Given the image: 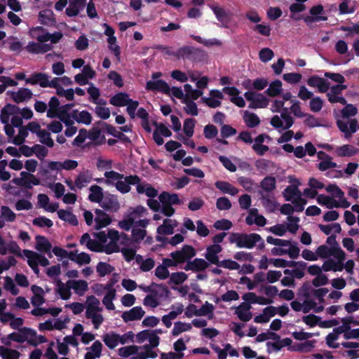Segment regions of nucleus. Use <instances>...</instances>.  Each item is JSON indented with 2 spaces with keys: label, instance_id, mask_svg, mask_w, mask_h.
I'll list each match as a JSON object with an SVG mask.
<instances>
[{
  "label": "nucleus",
  "instance_id": "59",
  "mask_svg": "<svg viewBox=\"0 0 359 359\" xmlns=\"http://www.w3.org/2000/svg\"><path fill=\"white\" fill-rule=\"evenodd\" d=\"M214 309L215 307L212 304L205 302L199 309H196L194 315L197 316H208L211 319L213 317Z\"/></svg>",
  "mask_w": 359,
  "mask_h": 359
},
{
  "label": "nucleus",
  "instance_id": "49",
  "mask_svg": "<svg viewBox=\"0 0 359 359\" xmlns=\"http://www.w3.org/2000/svg\"><path fill=\"white\" fill-rule=\"evenodd\" d=\"M158 200L161 203H166L172 206L173 205H180L182 203V201L177 194H170L166 191L162 192L158 196Z\"/></svg>",
  "mask_w": 359,
  "mask_h": 359
},
{
  "label": "nucleus",
  "instance_id": "9",
  "mask_svg": "<svg viewBox=\"0 0 359 359\" xmlns=\"http://www.w3.org/2000/svg\"><path fill=\"white\" fill-rule=\"evenodd\" d=\"M283 196L286 201H290L296 206V212H300L304 210L307 201L302 198L297 184L287 186L283 191Z\"/></svg>",
  "mask_w": 359,
  "mask_h": 359
},
{
  "label": "nucleus",
  "instance_id": "40",
  "mask_svg": "<svg viewBox=\"0 0 359 359\" xmlns=\"http://www.w3.org/2000/svg\"><path fill=\"white\" fill-rule=\"evenodd\" d=\"M135 262L139 266L140 269L143 272L150 271L155 266V261L154 259L144 257L140 255H136Z\"/></svg>",
  "mask_w": 359,
  "mask_h": 359
},
{
  "label": "nucleus",
  "instance_id": "23",
  "mask_svg": "<svg viewBox=\"0 0 359 359\" xmlns=\"http://www.w3.org/2000/svg\"><path fill=\"white\" fill-rule=\"evenodd\" d=\"M100 205L104 210L110 212H117L121 207L118 196L109 193L104 194V196L100 203Z\"/></svg>",
  "mask_w": 359,
  "mask_h": 359
},
{
  "label": "nucleus",
  "instance_id": "22",
  "mask_svg": "<svg viewBox=\"0 0 359 359\" xmlns=\"http://www.w3.org/2000/svg\"><path fill=\"white\" fill-rule=\"evenodd\" d=\"M195 255V249L188 245H184L180 250H177L170 254V257L175 259L178 264H182Z\"/></svg>",
  "mask_w": 359,
  "mask_h": 359
},
{
  "label": "nucleus",
  "instance_id": "60",
  "mask_svg": "<svg viewBox=\"0 0 359 359\" xmlns=\"http://www.w3.org/2000/svg\"><path fill=\"white\" fill-rule=\"evenodd\" d=\"M20 353L4 346H0V356L2 359H19Z\"/></svg>",
  "mask_w": 359,
  "mask_h": 359
},
{
  "label": "nucleus",
  "instance_id": "33",
  "mask_svg": "<svg viewBox=\"0 0 359 359\" xmlns=\"http://www.w3.org/2000/svg\"><path fill=\"white\" fill-rule=\"evenodd\" d=\"M103 348L102 344L98 341H95L93 344L86 348V353L84 359H97L100 358Z\"/></svg>",
  "mask_w": 359,
  "mask_h": 359
},
{
  "label": "nucleus",
  "instance_id": "47",
  "mask_svg": "<svg viewBox=\"0 0 359 359\" xmlns=\"http://www.w3.org/2000/svg\"><path fill=\"white\" fill-rule=\"evenodd\" d=\"M21 249L15 241H10L7 243L4 242L0 245V254L5 255L7 253H12L16 255H20Z\"/></svg>",
  "mask_w": 359,
  "mask_h": 359
},
{
  "label": "nucleus",
  "instance_id": "37",
  "mask_svg": "<svg viewBox=\"0 0 359 359\" xmlns=\"http://www.w3.org/2000/svg\"><path fill=\"white\" fill-rule=\"evenodd\" d=\"M76 187L78 189L86 187L93 180V175L88 170L79 172L75 178Z\"/></svg>",
  "mask_w": 359,
  "mask_h": 359
},
{
  "label": "nucleus",
  "instance_id": "13",
  "mask_svg": "<svg viewBox=\"0 0 359 359\" xmlns=\"http://www.w3.org/2000/svg\"><path fill=\"white\" fill-rule=\"evenodd\" d=\"M128 178V186L136 185V190L139 194H144L149 198H155L158 195L156 189L146 182H141L137 175H129Z\"/></svg>",
  "mask_w": 359,
  "mask_h": 359
},
{
  "label": "nucleus",
  "instance_id": "27",
  "mask_svg": "<svg viewBox=\"0 0 359 359\" xmlns=\"http://www.w3.org/2000/svg\"><path fill=\"white\" fill-rule=\"evenodd\" d=\"M144 314L145 311L141 306H135L129 311L123 312L121 316L125 323H128L130 321L139 320L142 318Z\"/></svg>",
  "mask_w": 359,
  "mask_h": 359
},
{
  "label": "nucleus",
  "instance_id": "35",
  "mask_svg": "<svg viewBox=\"0 0 359 359\" xmlns=\"http://www.w3.org/2000/svg\"><path fill=\"white\" fill-rule=\"evenodd\" d=\"M69 283L72 290L78 296H83L88 290V283L86 280L69 279Z\"/></svg>",
  "mask_w": 359,
  "mask_h": 359
},
{
  "label": "nucleus",
  "instance_id": "11",
  "mask_svg": "<svg viewBox=\"0 0 359 359\" xmlns=\"http://www.w3.org/2000/svg\"><path fill=\"white\" fill-rule=\"evenodd\" d=\"M148 215L147 209L142 205H137L135 208H130L125 214L130 220L135 223L136 226L146 228L150 220L148 219H141Z\"/></svg>",
  "mask_w": 359,
  "mask_h": 359
},
{
  "label": "nucleus",
  "instance_id": "3",
  "mask_svg": "<svg viewBox=\"0 0 359 359\" xmlns=\"http://www.w3.org/2000/svg\"><path fill=\"white\" fill-rule=\"evenodd\" d=\"M103 311L100 301L95 295L86 297L85 318L90 321L95 330H98L104 322Z\"/></svg>",
  "mask_w": 359,
  "mask_h": 359
},
{
  "label": "nucleus",
  "instance_id": "19",
  "mask_svg": "<svg viewBox=\"0 0 359 359\" xmlns=\"http://www.w3.org/2000/svg\"><path fill=\"white\" fill-rule=\"evenodd\" d=\"M346 88V85H334L331 87L330 86V90L326 92L328 101L332 104L340 103L341 104H346V100L343 97L342 91Z\"/></svg>",
  "mask_w": 359,
  "mask_h": 359
},
{
  "label": "nucleus",
  "instance_id": "31",
  "mask_svg": "<svg viewBox=\"0 0 359 359\" xmlns=\"http://www.w3.org/2000/svg\"><path fill=\"white\" fill-rule=\"evenodd\" d=\"M86 6V0H69L66 8V14L69 17L76 16Z\"/></svg>",
  "mask_w": 359,
  "mask_h": 359
},
{
  "label": "nucleus",
  "instance_id": "64",
  "mask_svg": "<svg viewBox=\"0 0 359 359\" xmlns=\"http://www.w3.org/2000/svg\"><path fill=\"white\" fill-rule=\"evenodd\" d=\"M261 201L266 210L269 212H273L279 208V203L273 198L263 196Z\"/></svg>",
  "mask_w": 359,
  "mask_h": 359
},
{
  "label": "nucleus",
  "instance_id": "2",
  "mask_svg": "<svg viewBox=\"0 0 359 359\" xmlns=\"http://www.w3.org/2000/svg\"><path fill=\"white\" fill-rule=\"evenodd\" d=\"M19 107L13 104L6 105L1 111L0 119L4 124V130L8 137H13L15 130L14 127L22 126V118L18 114Z\"/></svg>",
  "mask_w": 359,
  "mask_h": 359
},
{
  "label": "nucleus",
  "instance_id": "61",
  "mask_svg": "<svg viewBox=\"0 0 359 359\" xmlns=\"http://www.w3.org/2000/svg\"><path fill=\"white\" fill-rule=\"evenodd\" d=\"M243 120L246 126L251 128L257 126L260 123L259 118L255 113L248 111H244Z\"/></svg>",
  "mask_w": 359,
  "mask_h": 359
},
{
  "label": "nucleus",
  "instance_id": "8",
  "mask_svg": "<svg viewBox=\"0 0 359 359\" xmlns=\"http://www.w3.org/2000/svg\"><path fill=\"white\" fill-rule=\"evenodd\" d=\"M135 334L129 331L123 334H119L111 331L104 334L102 337L104 344L109 348L114 349L119 344H126L134 341Z\"/></svg>",
  "mask_w": 359,
  "mask_h": 359
},
{
  "label": "nucleus",
  "instance_id": "30",
  "mask_svg": "<svg viewBox=\"0 0 359 359\" xmlns=\"http://www.w3.org/2000/svg\"><path fill=\"white\" fill-rule=\"evenodd\" d=\"M71 106L72 104H67L60 107L59 100L56 97H52L48 102V109L46 115L48 118H56L66 107Z\"/></svg>",
  "mask_w": 359,
  "mask_h": 359
},
{
  "label": "nucleus",
  "instance_id": "50",
  "mask_svg": "<svg viewBox=\"0 0 359 359\" xmlns=\"http://www.w3.org/2000/svg\"><path fill=\"white\" fill-rule=\"evenodd\" d=\"M208 266V264L205 259L196 258L191 262H188L184 269L187 271L191 270L194 271H199L205 269Z\"/></svg>",
  "mask_w": 359,
  "mask_h": 359
},
{
  "label": "nucleus",
  "instance_id": "18",
  "mask_svg": "<svg viewBox=\"0 0 359 359\" xmlns=\"http://www.w3.org/2000/svg\"><path fill=\"white\" fill-rule=\"evenodd\" d=\"M244 96L247 100L250 102L249 108H265L269 104V100L263 94L248 91L245 93Z\"/></svg>",
  "mask_w": 359,
  "mask_h": 359
},
{
  "label": "nucleus",
  "instance_id": "7",
  "mask_svg": "<svg viewBox=\"0 0 359 359\" xmlns=\"http://www.w3.org/2000/svg\"><path fill=\"white\" fill-rule=\"evenodd\" d=\"M104 184L115 187L121 194H127L130 191L128 186V176L125 177L123 174L114 170H107L104 173Z\"/></svg>",
  "mask_w": 359,
  "mask_h": 359
},
{
  "label": "nucleus",
  "instance_id": "39",
  "mask_svg": "<svg viewBox=\"0 0 359 359\" xmlns=\"http://www.w3.org/2000/svg\"><path fill=\"white\" fill-rule=\"evenodd\" d=\"M317 156L321 160L318 166L320 170L325 171L337 166L336 163L332 161V158L324 151H320L318 152Z\"/></svg>",
  "mask_w": 359,
  "mask_h": 359
},
{
  "label": "nucleus",
  "instance_id": "25",
  "mask_svg": "<svg viewBox=\"0 0 359 359\" xmlns=\"http://www.w3.org/2000/svg\"><path fill=\"white\" fill-rule=\"evenodd\" d=\"M6 94L16 103L26 102L33 96L32 91L27 88H20L17 91L8 90Z\"/></svg>",
  "mask_w": 359,
  "mask_h": 359
},
{
  "label": "nucleus",
  "instance_id": "5",
  "mask_svg": "<svg viewBox=\"0 0 359 359\" xmlns=\"http://www.w3.org/2000/svg\"><path fill=\"white\" fill-rule=\"evenodd\" d=\"M10 337L13 338V341L18 343H27L33 346L46 342V339L43 335L37 334L36 332L29 327H23L18 332H13L10 334Z\"/></svg>",
  "mask_w": 359,
  "mask_h": 359
},
{
  "label": "nucleus",
  "instance_id": "15",
  "mask_svg": "<svg viewBox=\"0 0 359 359\" xmlns=\"http://www.w3.org/2000/svg\"><path fill=\"white\" fill-rule=\"evenodd\" d=\"M31 34L33 38L39 42L45 43L50 41L52 43H57L62 37V34L60 32H55L53 34L45 32L42 27H36L32 29Z\"/></svg>",
  "mask_w": 359,
  "mask_h": 359
},
{
  "label": "nucleus",
  "instance_id": "17",
  "mask_svg": "<svg viewBox=\"0 0 359 359\" xmlns=\"http://www.w3.org/2000/svg\"><path fill=\"white\" fill-rule=\"evenodd\" d=\"M147 346L130 345L120 348L118 355L122 358H130V359H145L144 350Z\"/></svg>",
  "mask_w": 359,
  "mask_h": 359
},
{
  "label": "nucleus",
  "instance_id": "63",
  "mask_svg": "<svg viewBox=\"0 0 359 359\" xmlns=\"http://www.w3.org/2000/svg\"><path fill=\"white\" fill-rule=\"evenodd\" d=\"M282 92V82L279 80H275L269 84V87L265 93L271 96L276 97Z\"/></svg>",
  "mask_w": 359,
  "mask_h": 359
},
{
  "label": "nucleus",
  "instance_id": "16",
  "mask_svg": "<svg viewBox=\"0 0 359 359\" xmlns=\"http://www.w3.org/2000/svg\"><path fill=\"white\" fill-rule=\"evenodd\" d=\"M317 258L334 257L339 262L345 260V253L339 246L328 247L325 245L319 246L316 250Z\"/></svg>",
  "mask_w": 359,
  "mask_h": 359
},
{
  "label": "nucleus",
  "instance_id": "62",
  "mask_svg": "<svg viewBox=\"0 0 359 359\" xmlns=\"http://www.w3.org/2000/svg\"><path fill=\"white\" fill-rule=\"evenodd\" d=\"M358 150L353 146L345 144L336 149V154L338 156H352L357 153Z\"/></svg>",
  "mask_w": 359,
  "mask_h": 359
},
{
  "label": "nucleus",
  "instance_id": "42",
  "mask_svg": "<svg viewBox=\"0 0 359 359\" xmlns=\"http://www.w3.org/2000/svg\"><path fill=\"white\" fill-rule=\"evenodd\" d=\"M26 50L33 54L45 53L52 49V46L49 44L43 43H36L34 41L29 42L27 46Z\"/></svg>",
  "mask_w": 359,
  "mask_h": 359
},
{
  "label": "nucleus",
  "instance_id": "56",
  "mask_svg": "<svg viewBox=\"0 0 359 359\" xmlns=\"http://www.w3.org/2000/svg\"><path fill=\"white\" fill-rule=\"evenodd\" d=\"M325 190L331 194L332 198L337 199V202L341 203L346 200L344 191L336 184H329L325 187Z\"/></svg>",
  "mask_w": 359,
  "mask_h": 359
},
{
  "label": "nucleus",
  "instance_id": "48",
  "mask_svg": "<svg viewBox=\"0 0 359 359\" xmlns=\"http://www.w3.org/2000/svg\"><path fill=\"white\" fill-rule=\"evenodd\" d=\"M39 20L44 25L52 26L56 23L55 15L50 9L41 11L39 13Z\"/></svg>",
  "mask_w": 359,
  "mask_h": 359
},
{
  "label": "nucleus",
  "instance_id": "28",
  "mask_svg": "<svg viewBox=\"0 0 359 359\" xmlns=\"http://www.w3.org/2000/svg\"><path fill=\"white\" fill-rule=\"evenodd\" d=\"M146 89L151 91H158L170 95V87L163 80L148 81L146 83Z\"/></svg>",
  "mask_w": 359,
  "mask_h": 359
},
{
  "label": "nucleus",
  "instance_id": "1",
  "mask_svg": "<svg viewBox=\"0 0 359 359\" xmlns=\"http://www.w3.org/2000/svg\"><path fill=\"white\" fill-rule=\"evenodd\" d=\"M328 292L327 288H319L311 290L302 303L299 301H292L290 304L292 309L295 311H302L305 313L311 311L319 313L323 309L324 297Z\"/></svg>",
  "mask_w": 359,
  "mask_h": 359
},
{
  "label": "nucleus",
  "instance_id": "29",
  "mask_svg": "<svg viewBox=\"0 0 359 359\" xmlns=\"http://www.w3.org/2000/svg\"><path fill=\"white\" fill-rule=\"evenodd\" d=\"M307 84L312 88H318L319 93H326L330 88V83L325 79L318 76H312L307 80Z\"/></svg>",
  "mask_w": 359,
  "mask_h": 359
},
{
  "label": "nucleus",
  "instance_id": "32",
  "mask_svg": "<svg viewBox=\"0 0 359 359\" xmlns=\"http://www.w3.org/2000/svg\"><path fill=\"white\" fill-rule=\"evenodd\" d=\"M50 77L45 73H34L25 79L26 84H39L41 88H48V79Z\"/></svg>",
  "mask_w": 359,
  "mask_h": 359
},
{
  "label": "nucleus",
  "instance_id": "21",
  "mask_svg": "<svg viewBox=\"0 0 359 359\" xmlns=\"http://www.w3.org/2000/svg\"><path fill=\"white\" fill-rule=\"evenodd\" d=\"M311 15L304 18V21L308 25H311L314 22L326 21L327 17L325 15L324 8L322 5L314 6L310 9Z\"/></svg>",
  "mask_w": 359,
  "mask_h": 359
},
{
  "label": "nucleus",
  "instance_id": "54",
  "mask_svg": "<svg viewBox=\"0 0 359 359\" xmlns=\"http://www.w3.org/2000/svg\"><path fill=\"white\" fill-rule=\"evenodd\" d=\"M57 216L61 220H63L72 226L78 225L77 218L70 210H58Z\"/></svg>",
  "mask_w": 359,
  "mask_h": 359
},
{
  "label": "nucleus",
  "instance_id": "46",
  "mask_svg": "<svg viewBox=\"0 0 359 359\" xmlns=\"http://www.w3.org/2000/svg\"><path fill=\"white\" fill-rule=\"evenodd\" d=\"M222 250L219 245L213 244L206 249L205 258L213 264H216L219 261L217 255Z\"/></svg>",
  "mask_w": 359,
  "mask_h": 359
},
{
  "label": "nucleus",
  "instance_id": "44",
  "mask_svg": "<svg viewBox=\"0 0 359 359\" xmlns=\"http://www.w3.org/2000/svg\"><path fill=\"white\" fill-rule=\"evenodd\" d=\"M51 248V243L46 237L43 236H36V249L41 252L47 253L50 258L52 257Z\"/></svg>",
  "mask_w": 359,
  "mask_h": 359
},
{
  "label": "nucleus",
  "instance_id": "20",
  "mask_svg": "<svg viewBox=\"0 0 359 359\" xmlns=\"http://www.w3.org/2000/svg\"><path fill=\"white\" fill-rule=\"evenodd\" d=\"M337 125L339 130L344 133V137L347 140L350 139L357 130H359L358 121L355 118L351 120L339 119L337 121Z\"/></svg>",
  "mask_w": 359,
  "mask_h": 359
},
{
  "label": "nucleus",
  "instance_id": "34",
  "mask_svg": "<svg viewBox=\"0 0 359 359\" xmlns=\"http://www.w3.org/2000/svg\"><path fill=\"white\" fill-rule=\"evenodd\" d=\"M250 309L251 306L249 304L243 302L236 307L235 313L241 321L248 322L252 318Z\"/></svg>",
  "mask_w": 359,
  "mask_h": 359
},
{
  "label": "nucleus",
  "instance_id": "52",
  "mask_svg": "<svg viewBox=\"0 0 359 359\" xmlns=\"http://www.w3.org/2000/svg\"><path fill=\"white\" fill-rule=\"evenodd\" d=\"M72 117L74 121L79 123H83L85 125H90L92 122V116L87 111H79L75 110L72 113Z\"/></svg>",
  "mask_w": 359,
  "mask_h": 359
},
{
  "label": "nucleus",
  "instance_id": "24",
  "mask_svg": "<svg viewBox=\"0 0 359 359\" xmlns=\"http://www.w3.org/2000/svg\"><path fill=\"white\" fill-rule=\"evenodd\" d=\"M316 200L318 204L325 205L330 209L334 208H347L351 205V203L347 200H344L339 203L337 202V199H334L329 196H325L324 194L318 195Z\"/></svg>",
  "mask_w": 359,
  "mask_h": 359
},
{
  "label": "nucleus",
  "instance_id": "4",
  "mask_svg": "<svg viewBox=\"0 0 359 359\" xmlns=\"http://www.w3.org/2000/svg\"><path fill=\"white\" fill-rule=\"evenodd\" d=\"M230 243L236 244L237 248L252 249L257 246L258 249L262 250L264 246V241L261 236L251 233L249 234L243 233H231L229 237Z\"/></svg>",
  "mask_w": 359,
  "mask_h": 359
},
{
  "label": "nucleus",
  "instance_id": "41",
  "mask_svg": "<svg viewBox=\"0 0 359 359\" xmlns=\"http://www.w3.org/2000/svg\"><path fill=\"white\" fill-rule=\"evenodd\" d=\"M210 8L213 11L218 21L222 23V27H227L230 21L229 13L226 11L223 8L210 6Z\"/></svg>",
  "mask_w": 359,
  "mask_h": 359
},
{
  "label": "nucleus",
  "instance_id": "45",
  "mask_svg": "<svg viewBox=\"0 0 359 359\" xmlns=\"http://www.w3.org/2000/svg\"><path fill=\"white\" fill-rule=\"evenodd\" d=\"M25 198L18 199L15 201L14 208L18 211L30 210L33 208V205L30 202L32 194L27 191L25 192Z\"/></svg>",
  "mask_w": 359,
  "mask_h": 359
},
{
  "label": "nucleus",
  "instance_id": "10",
  "mask_svg": "<svg viewBox=\"0 0 359 359\" xmlns=\"http://www.w3.org/2000/svg\"><path fill=\"white\" fill-rule=\"evenodd\" d=\"M270 123L278 132L281 133L292 127L294 119L289 114L288 109L283 108L280 115H275L271 118Z\"/></svg>",
  "mask_w": 359,
  "mask_h": 359
},
{
  "label": "nucleus",
  "instance_id": "43",
  "mask_svg": "<svg viewBox=\"0 0 359 359\" xmlns=\"http://www.w3.org/2000/svg\"><path fill=\"white\" fill-rule=\"evenodd\" d=\"M69 259L80 266L88 264L91 261L90 256L88 253L79 252L78 250L70 251Z\"/></svg>",
  "mask_w": 359,
  "mask_h": 359
},
{
  "label": "nucleus",
  "instance_id": "57",
  "mask_svg": "<svg viewBox=\"0 0 359 359\" xmlns=\"http://www.w3.org/2000/svg\"><path fill=\"white\" fill-rule=\"evenodd\" d=\"M28 128L27 127L20 126L18 127V133L17 135H14L13 137H8L10 139L12 138L9 142H12L15 145H21L24 142L25 138L28 135Z\"/></svg>",
  "mask_w": 359,
  "mask_h": 359
},
{
  "label": "nucleus",
  "instance_id": "38",
  "mask_svg": "<svg viewBox=\"0 0 359 359\" xmlns=\"http://www.w3.org/2000/svg\"><path fill=\"white\" fill-rule=\"evenodd\" d=\"M72 287L69 285V280L65 283L60 279L56 280V292L63 300H68L72 296Z\"/></svg>",
  "mask_w": 359,
  "mask_h": 359
},
{
  "label": "nucleus",
  "instance_id": "6",
  "mask_svg": "<svg viewBox=\"0 0 359 359\" xmlns=\"http://www.w3.org/2000/svg\"><path fill=\"white\" fill-rule=\"evenodd\" d=\"M95 236L100 243H101L102 252L109 255L119 251V246L118 245L119 233L118 231L108 229L107 233L100 231Z\"/></svg>",
  "mask_w": 359,
  "mask_h": 359
},
{
  "label": "nucleus",
  "instance_id": "12",
  "mask_svg": "<svg viewBox=\"0 0 359 359\" xmlns=\"http://www.w3.org/2000/svg\"><path fill=\"white\" fill-rule=\"evenodd\" d=\"M23 254L27 259L28 265L33 270L34 273L37 276L39 275V265L42 266H47L50 264L48 259L46 257L36 252L29 250H24Z\"/></svg>",
  "mask_w": 359,
  "mask_h": 359
},
{
  "label": "nucleus",
  "instance_id": "36",
  "mask_svg": "<svg viewBox=\"0 0 359 359\" xmlns=\"http://www.w3.org/2000/svg\"><path fill=\"white\" fill-rule=\"evenodd\" d=\"M111 222L110 216L102 210H95V228L100 229L108 226Z\"/></svg>",
  "mask_w": 359,
  "mask_h": 359
},
{
  "label": "nucleus",
  "instance_id": "53",
  "mask_svg": "<svg viewBox=\"0 0 359 359\" xmlns=\"http://www.w3.org/2000/svg\"><path fill=\"white\" fill-rule=\"evenodd\" d=\"M130 101L129 95L126 93H118L109 100V103L116 107H124Z\"/></svg>",
  "mask_w": 359,
  "mask_h": 359
},
{
  "label": "nucleus",
  "instance_id": "51",
  "mask_svg": "<svg viewBox=\"0 0 359 359\" xmlns=\"http://www.w3.org/2000/svg\"><path fill=\"white\" fill-rule=\"evenodd\" d=\"M90 194L88 196V199L93 203H100L102 200L104 196L103 194V189L98 185H92L89 188Z\"/></svg>",
  "mask_w": 359,
  "mask_h": 359
},
{
  "label": "nucleus",
  "instance_id": "58",
  "mask_svg": "<svg viewBox=\"0 0 359 359\" xmlns=\"http://www.w3.org/2000/svg\"><path fill=\"white\" fill-rule=\"evenodd\" d=\"M61 312V309L59 308H41L39 306H36L35 309L31 311V313L35 316H42L46 314L50 313L53 316H57Z\"/></svg>",
  "mask_w": 359,
  "mask_h": 359
},
{
  "label": "nucleus",
  "instance_id": "14",
  "mask_svg": "<svg viewBox=\"0 0 359 359\" xmlns=\"http://www.w3.org/2000/svg\"><path fill=\"white\" fill-rule=\"evenodd\" d=\"M178 222L174 219L166 218L163 224L158 226L156 229L157 235L156 240L158 242L165 244L168 238L165 236L172 235L174 233L175 228L178 226Z\"/></svg>",
  "mask_w": 359,
  "mask_h": 359
},
{
  "label": "nucleus",
  "instance_id": "55",
  "mask_svg": "<svg viewBox=\"0 0 359 359\" xmlns=\"http://www.w3.org/2000/svg\"><path fill=\"white\" fill-rule=\"evenodd\" d=\"M215 184L224 194L235 196L238 193V189L227 182L217 181Z\"/></svg>",
  "mask_w": 359,
  "mask_h": 359
},
{
  "label": "nucleus",
  "instance_id": "26",
  "mask_svg": "<svg viewBox=\"0 0 359 359\" xmlns=\"http://www.w3.org/2000/svg\"><path fill=\"white\" fill-rule=\"evenodd\" d=\"M203 51L193 46H184L177 50L178 59L195 60L196 55H203Z\"/></svg>",
  "mask_w": 359,
  "mask_h": 359
}]
</instances>
